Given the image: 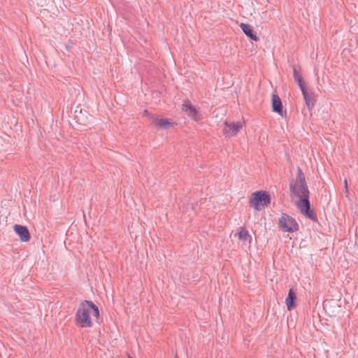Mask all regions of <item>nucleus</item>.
<instances>
[{"label": "nucleus", "mask_w": 358, "mask_h": 358, "mask_svg": "<svg viewBox=\"0 0 358 358\" xmlns=\"http://www.w3.org/2000/svg\"><path fill=\"white\" fill-rule=\"evenodd\" d=\"M290 192L299 198L296 205L300 212L313 221L317 220L315 213L310 210L309 201V190L306 182L305 176L300 167L297 168V176L294 181L289 183Z\"/></svg>", "instance_id": "nucleus-1"}, {"label": "nucleus", "mask_w": 358, "mask_h": 358, "mask_svg": "<svg viewBox=\"0 0 358 358\" xmlns=\"http://www.w3.org/2000/svg\"><path fill=\"white\" fill-rule=\"evenodd\" d=\"M90 310H92L95 317L99 316V308L92 301L85 300L79 305L76 314V322L80 327H92L93 323L90 317Z\"/></svg>", "instance_id": "nucleus-2"}, {"label": "nucleus", "mask_w": 358, "mask_h": 358, "mask_svg": "<svg viewBox=\"0 0 358 358\" xmlns=\"http://www.w3.org/2000/svg\"><path fill=\"white\" fill-rule=\"evenodd\" d=\"M253 199H250V206L257 210H260L263 207L270 203V196L266 192H256L252 194Z\"/></svg>", "instance_id": "nucleus-3"}, {"label": "nucleus", "mask_w": 358, "mask_h": 358, "mask_svg": "<svg viewBox=\"0 0 358 358\" xmlns=\"http://www.w3.org/2000/svg\"><path fill=\"white\" fill-rule=\"evenodd\" d=\"M279 227L285 232H294L299 230V224L294 218L282 213L278 221Z\"/></svg>", "instance_id": "nucleus-4"}, {"label": "nucleus", "mask_w": 358, "mask_h": 358, "mask_svg": "<svg viewBox=\"0 0 358 358\" xmlns=\"http://www.w3.org/2000/svg\"><path fill=\"white\" fill-rule=\"evenodd\" d=\"M242 127L243 124L241 122L236 123L225 122L223 132L229 137L234 136L242 129Z\"/></svg>", "instance_id": "nucleus-5"}, {"label": "nucleus", "mask_w": 358, "mask_h": 358, "mask_svg": "<svg viewBox=\"0 0 358 358\" xmlns=\"http://www.w3.org/2000/svg\"><path fill=\"white\" fill-rule=\"evenodd\" d=\"M13 229L19 236L21 241L27 242L30 240L31 236L28 229L26 227L20 224H15L13 226Z\"/></svg>", "instance_id": "nucleus-6"}, {"label": "nucleus", "mask_w": 358, "mask_h": 358, "mask_svg": "<svg viewBox=\"0 0 358 358\" xmlns=\"http://www.w3.org/2000/svg\"><path fill=\"white\" fill-rule=\"evenodd\" d=\"M300 90L302 92L306 106L309 109L313 108L315 102L313 92L311 90L307 89L306 86L300 88Z\"/></svg>", "instance_id": "nucleus-7"}, {"label": "nucleus", "mask_w": 358, "mask_h": 358, "mask_svg": "<svg viewBox=\"0 0 358 358\" xmlns=\"http://www.w3.org/2000/svg\"><path fill=\"white\" fill-rule=\"evenodd\" d=\"M182 110L190 117L196 120L198 113L197 109L189 101H184L182 106Z\"/></svg>", "instance_id": "nucleus-8"}, {"label": "nucleus", "mask_w": 358, "mask_h": 358, "mask_svg": "<svg viewBox=\"0 0 358 358\" xmlns=\"http://www.w3.org/2000/svg\"><path fill=\"white\" fill-rule=\"evenodd\" d=\"M240 27L241 28L243 33L249 37L250 39L255 41H257L259 38L257 34L255 33L253 27L248 24L241 23L240 24Z\"/></svg>", "instance_id": "nucleus-9"}, {"label": "nucleus", "mask_w": 358, "mask_h": 358, "mask_svg": "<svg viewBox=\"0 0 358 358\" xmlns=\"http://www.w3.org/2000/svg\"><path fill=\"white\" fill-rule=\"evenodd\" d=\"M296 299V294L293 288L289 289L288 296L285 299V303L289 310L293 309L295 306V301Z\"/></svg>", "instance_id": "nucleus-10"}, {"label": "nucleus", "mask_w": 358, "mask_h": 358, "mask_svg": "<svg viewBox=\"0 0 358 358\" xmlns=\"http://www.w3.org/2000/svg\"><path fill=\"white\" fill-rule=\"evenodd\" d=\"M272 108L274 112L282 115V103L280 97L275 94H272Z\"/></svg>", "instance_id": "nucleus-11"}, {"label": "nucleus", "mask_w": 358, "mask_h": 358, "mask_svg": "<svg viewBox=\"0 0 358 358\" xmlns=\"http://www.w3.org/2000/svg\"><path fill=\"white\" fill-rule=\"evenodd\" d=\"M293 73H294V78L296 82H297L300 88H302L305 86L303 80L301 76L300 70L298 69L297 66H294L293 67Z\"/></svg>", "instance_id": "nucleus-12"}, {"label": "nucleus", "mask_w": 358, "mask_h": 358, "mask_svg": "<svg viewBox=\"0 0 358 358\" xmlns=\"http://www.w3.org/2000/svg\"><path fill=\"white\" fill-rule=\"evenodd\" d=\"M150 117L153 118L156 125L161 128L167 129L171 125V123L167 119H159L152 116H150Z\"/></svg>", "instance_id": "nucleus-13"}, {"label": "nucleus", "mask_w": 358, "mask_h": 358, "mask_svg": "<svg viewBox=\"0 0 358 358\" xmlns=\"http://www.w3.org/2000/svg\"><path fill=\"white\" fill-rule=\"evenodd\" d=\"M238 238L243 241H246L249 238H251L250 236L248 234V231L243 227H239L238 229Z\"/></svg>", "instance_id": "nucleus-14"}, {"label": "nucleus", "mask_w": 358, "mask_h": 358, "mask_svg": "<svg viewBox=\"0 0 358 358\" xmlns=\"http://www.w3.org/2000/svg\"><path fill=\"white\" fill-rule=\"evenodd\" d=\"M344 184H345V189L347 192H348V182H347L346 179L344 180Z\"/></svg>", "instance_id": "nucleus-15"}, {"label": "nucleus", "mask_w": 358, "mask_h": 358, "mask_svg": "<svg viewBox=\"0 0 358 358\" xmlns=\"http://www.w3.org/2000/svg\"><path fill=\"white\" fill-rule=\"evenodd\" d=\"M144 113L146 114V115H149V113H148V110H144Z\"/></svg>", "instance_id": "nucleus-16"}, {"label": "nucleus", "mask_w": 358, "mask_h": 358, "mask_svg": "<svg viewBox=\"0 0 358 358\" xmlns=\"http://www.w3.org/2000/svg\"><path fill=\"white\" fill-rule=\"evenodd\" d=\"M128 358H133L132 357H131L130 355L128 356Z\"/></svg>", "instance_id": "nucleus-17"}]
</instances>
